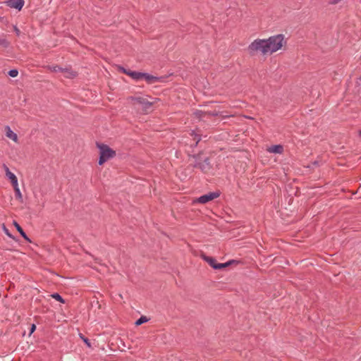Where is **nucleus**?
<instances>
[{
	"instance_id": "1",
	"label": "nucleus",
	"mask_w": 361,
	"mask_h": 361,
	"mask_svg": "<svg viewBox=\"0 0 361 361\" xmlns=\"http://www.w3.org/2000/svg\"><path fill=\"white\" fill-rule=\"evenodd\" d=\"M287 41L283 34H276L267 38H257L247 46V52L250 56L260 54L270 56L286 49Z\"/></svg>"
},
{
	"instance_id": "2",
	"label": "nucleus",
	"mask_w": 361,
	"mask_h": 361,
	"mask_svg": "<svg viewBox=\"0 0 361 361\" xmlns=\"http://www.w3.org/2000/svg\"><path fill=\"white\" fill-rule=\"evenodd\" d=\"M96 146L99 150L98 164L99 166H102L116 155V151L106 144L97 142Z\"/></svg>"
},
{
	"instance_id": "3",
	"label": "nucleus",
	"mask_w": 361,
	"mask_h": 361,
	"mask_svg": "<svg viewBox=\"0 0 361 361\" xmlns=\"http://www.w3.org/2000/svg\"><path fill=\"white\" fill-rule=\"evenodd\" d=\"M147 96H133L130 97L127 99L128 103L137 109H141L142 111H147L154 104V102H151L147 99Z\"/></svg>"
},
{
	"instance_id": "4",
	"label": "nucleus",
	"mask_w": 361,
	"mask_h": 361,
	"mask_svg": "<svg viewBox=\"0 0 361 361\" xmlns=\"http://www.w3.org/2000/svg\"><path fill=\"white\" fill-rule=\"evenodd\" d=\"M220 196V192L219 191L211 192L205 194L204 195L200 196L198 198L193 200V204H206L209 202L212 201L213 200L219 197Z\"/></svg>"
},
{
	"instance_id": "5",
	"label": "nucleus",
	"mask_w": 361,
	"mask_h": 361,
	"mask_svg": "<svg viewBox=\"0 0 361 361\" xmlns=\"http://www.w3.org/2000/svg\"><path fill=\"white\" fill-rule=\"evenodd\" d=\"M142 80H145L148 84H153L155 82H164V78L157 77L147 73H143Z\"/></svg>"
},
{
	"instance_id": "6",
	"label": "nucleus",
	"mask_w": 361,
	"mask_h": 361,
	"mask_svg": "<svg viewBox=\"0 0 361 361\" xmlns=\"http://www.w3.org/2000/svg\"><path fill=\"white\" fill-rule=\"evenodd\" d=\"M4 132L5 135L7 138L12 140L15 143H18L19 140L18 135L14 131L12 130L9 126H6L4 127Z\"/></svg>"
},
{
	"instance_id": "7",
	"label": "nucleus",
	"mask_w": 361,
	"mask_h": 361,
	"mask_svg": "<svg viewBox=\"0 0 361 361\" xmlns=\"http://www.w3.org/2000/svg\"><path fill=\"white\" fill-rule=\"evenodd\" d=\"M4 167L6 173V176L11 183L13 187H16L17 185H18V181L16 176L9 170L8 166L4 165Z\"/></svg>"
},
{
	"instance_id": "8",
	"label": "nucleus",
	"mask_w": 361,
	"mask_h": 361,
	"mask_svg": "<svg viewBox=\"0 0 361 361\" xmlns=\"http://www.w3.org/2000/svg\"><path fill=\"white\" fill-rule=\"evenodd\" d=\"M120 70L122 71L126 75H129L132 79L135 80V81H139V80H142L143 73L127 71L122 67L120 68Z\"/></svg>"
},
{
	"instance_id": "9",
	"label": "nucleus",
	"mask_w": 361,
	"mask_h": 361,
	"mask_svg": "<svg viewBox=\"0 0 361 361\" xmlns=\"http://www.w3.org/2000/svg\"><path fill=\"white\" fill-rule=\"evenodd\" d=\"M6 5L12 8L20 11L24 5L23 0H8L6 1Z\"/></svg>"
},
{
	"instance_id": "10",
	"label": "nucleus",
	"mask_w": 361,
	"mask_h": 361,
	"mask_svg": "<svg viewBox=\"0 0 361 361\" xmlns=\"http://www.w3.org/2000/svg\"><path fill=\"white\" fill-rule=\"evenodd\" d=\"M267 151L269 153L281 154L283 152V147L281 145H272L267 148Z\"/></svg>"
},
{
	"instance_id": "11",
	"label": "nucleus",
	"mask_w": 361,
	"mask_h": 361,
	"mask_svg": "<svg viewBox=\"0 0 361 361\" xmlns=\"http://www.w3.org/2000/svg\"><path fill=\"white\" fill-rule=\"evenodd\" d=\"M239 264L238 261L231 259L225 263H218L216 267H214V269H221L223 268H226L232 264Z\"/></svg>"
},
{
	"instance_id": "12",
	"label": "nucleus",
	"mask_w": 361,
	"mask_h": 361,
	"mask_svg": "<svg viewBox=\"0 0 361 361\" xmlns=\"http://www.w3.org/2000/svg\"><path fill=\"white\" fill-rule=\"evenodd\" d=\"M61 72L63 73L64 77L67 78H73L77 75L76 72L68 68H63Z\"/></svg>"
},
{
	"instance_id": "13",
	"label": "nucleus",
	"mask_w": 361,
	"mask_h": 361,
	"mask_svg": "<svg viewBox=\"0 0 361 361\" xmlns=\"http://www.w3.org/2000/svg\"><path fill=\"white\" fill-rule=\"evenodd\" d=\"M13 188H14L16 199L18 200L19 202H23V195L20 192L19 185H17L16 187H13Z\"/></svg>"
},
{
	"instance_id": "14",
	"label": "nucleus",
	"mask_w": 361,
	"mask_h": 361,
	"mask_svg": "<svg viewBox=\"0 0 361 361\" xmlns=\"http://www.w3.org/2000/svg\"><path fill=\"white\" fill-rule=\"evenodd\" d=\"M13 224L15 226V227L16 228V229L18 230V231L20 233V235L27 240H30L29 238H27V235L25 234V233L24 232V231L23 230V228L20 226V225L16 222V221H14L13 222Z\"/></svg>"
},
{
	"instance_id": "15",
	"label": "nucleus",
	"mask_w": 361,
	"mask_h": 361,
	"mask_svg": "<svg viewBox=\"0 0 361 361\" xmlns=\"http://www.w3.org/2000/svg\"><path fill=\"white\" fill-rule=\"evenodd\" d=\"M204 259L214 269L218 264L216 259L211 257H204Z\"/></svg>"
},
{
	"instance_id": "16",
	"label": "nucleus",
	"mask_w": 361,
	"mask_h": 361,
	"mask_svg": "<svg viewBox=\"0 0 361 361\" xmlns=\"http://www.w3.org/2000/svg\"><path fill=\"white\" fill-rule=\"evenodd\" d=\"M148 322V319L145 316L140 317L135 323L136 326H140L145 322Z\"/></svg>"
},
{
	"instance_id": "17",
	"label": "nucleus",
	"mask_w": 361,
	"mask_h": 361,
	"mask_svg": "<svg viewBox=\"0 0 361 361\" xmlns=\"http://www.w3.org/2000/svg\"><path fill=\"white\" fill-rule=\"evenodd\" d=\"M51 296L53 298H54L57 301H59L61 303H64L65 302L64 300L62 298V297L59 293H54Z\"/></svg>"
},
{
	"instance_id": "18",
	"label": "nucleus",
	"mask_w": 361,
	"mask_h": 361,
	"mask_svg": "<svg viewBox=\"0 0 361 361\" xmlns=\"http://www.w3.org/2000/svg\"><path fill=\"white\" fill-rule=\"evenodd\" d=\"M48 69L51 71V72H59V71H62V68L59 67V66H49L48 67Z\"/></svg>"
},
{
	"instance_id": "19",
	"label": "nucleus",
	"mask_w": 361,
	"mask_h": 361,
	"mask_svg": "<svg viewBox=\"0 0 361 361\" xmlns=\"http://www.w3.org/2000/svg\"><path fill=\"white\" fill-rule=\"evenodd\" d=\"M80 338L84 341L88 348H91V343L89 340L85 338L82 334H80Z\"/></svg>"
},
{
	"instance_id": "20",
	"label": "nucleus",
	"mask_w": 361,
	"mask_h": 361,
	"mask_svg": "<svg viewBox=\"0 0 361 361\" xmlns=\"http://www.w3.org/2000/svg\"><path fill=\"white\" fill-rule=\"evenodd\" d=\"M18 74V71L16 69H12L8 71V75L12 78L16 77Z\"/></svg>"
},
{
	"instance_id": "21",
	"label": "nucleus",
	"mask_w": 361,
	"mask_h": 361,
	"mask_svg": "<svg viewBox=\"0 0 361 361\" xmlns=\"http://www.w3.org/2000/svg\"><path fill=\"white\" fill-rule=\"evenodd\" d=\"M219 114L217 111H212V112L209 111V112H205L204 116H205L206 115L214 116H218Z\"/></svg>"
},
{
	"instance_id": "22",
	"label": "nucleus",
	"mask_w": 361,
	"mask_h": 361,
	"mask_svg": "<svg viewBox=\"0 0 361 361\" xmlns=\"http://www.w3.org/2000/svg\"><path fill=\"white\" fill-rule=\"evenodd\" d=\"M3 231H4V233L10 238H13V236L11 235V234L9 233L8 230L6 228V227L3 225Z\"/></svg>"
},
{
	"instance_id": "23",
	"label": "nucleus",
	"mask_w": 361,
	"mask_h": 361,
	"mask_svg": "<svg viewBox=\"0 0 361 361\" xmlns=\"http://www.w3.org/2000/svg\"><path fill=\"white\" fill-rule=\"evenodd\" d=\"M13 30H14V31H15L16 34L18 36H19V35H20V30L17 27V26H16V25H15V26H13Z\"/></svg>"
},
{
	"instance_id": "24",
	"label": "nucleus",
	"mask_w": 361,
	"mask_h": 361,
	"mask_svg": "<svg viewBox=\"0 0 361 361\" xmlns=\"http://www.w3.org/2000/svg\"><path fill=\"white\" fill-rule=\"evenodd\" d=\"M35 329H36V326L35 324H32L31 326V329H30V334H32L35 331Z\"/></svg>"
},
{
	"instance_id": "25",
	"label": "nucleus",
	"mask_w": 361,
	"mask_h": 361,
	"mask_svg": "<svg viewBox=\"0 0 361 361\" xmlns=\"http://www.w3.org/2000/svg\"><path fill=\"white\" fill-rule=\"evenodd\" d=\"M0 44H7V42L5 39H0Z\"/></svg>"
},
{
	"instance_id": "26",
	"label": "nucleus",
	"mask_w": 361,
	"mask_h": 361,
	"mask_svg": "<svg viewBox=\"0 0 361 361\" xmlns=\"http://www.w3.org/2000/svg\"><path fill=\"white\" fill-rule=\"evenodd\" d=\"M358 135H359V136H360V137H361V130H359V132H358Z\"/></svg>"
},
{
	"instance_id": "27",
	"label": "nucleus",
	"mask_w": 361,
	"mask_h": 361,
	"mask_svg": "<svg viewBox=\"0 0 361 361\" xmlns=\"http://www.w3.org/2000/svg\"><path fill=\"white\" fill-rule=\"evenodd\" d=\"M358 79H359V80H360V81H361V75L359 77V78H358Z\"/></svg>"
}]
</instances>
